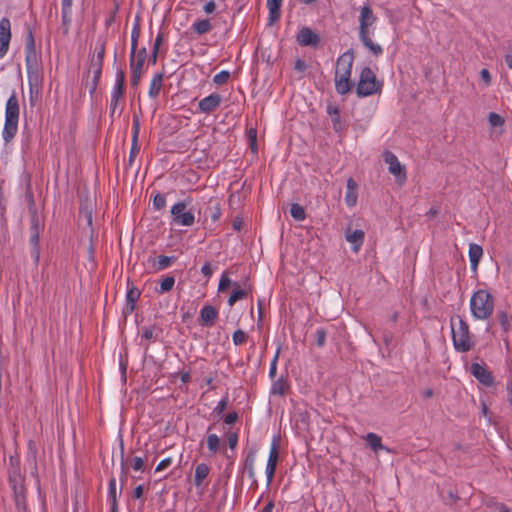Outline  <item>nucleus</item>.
Returning a JSON list of instances; mask_svg holds the SVG:
<instances>
[{
    "instance_id": "41",
    "label": "nucleus",
    "mask_w": 512,
    "mask_h": 512,
    "mask_svg": "<svg viewBox=\"0 0 512 512\" xmlns=\"http://www.w3.org/2000/svg\"><path fill=\"white\" fill-rule=\"evenodd\" d=\"M140 36V26L138 23L133 25L132 31H131V51L130 54H136L137 46H138V39Z\"/></svg>"
},
{
    "instance_id": "43",
    "label": "nucleus",
    "mask_w": 512,
    "mask_h": 512,
    "mask_svg": "<svg viewBox=\"0 0 512 512\" xmlns=\"http://www.w3.org/2000/svg\"><path fill=\"white\" fill-rule=\"evenodd\" d=\"M488 121L491 127H501L505 123L504 118L495 112L489 113Z\"/></svg>"
},
{
    "instance_id": "62",
    "label": "nucleus",
    "mask_w": 512,
    "mask_h": 512,
    "mask_svg": "<svg viewBox=\"0 0 512 512\" xmlns=\"http://www.w3.org/2000/svg\"><path fill=\"white\" fill-rule=\"evenodd\" d=\"M201 273L206 277V278H210L213 274V269L210 265L209 262H206L202 268H201Z\"/></svg>"
},
{
    "instance_id": "8",
    "label": "nucleus",
    "mask_w": 512,
    "mask_h": 512,
    "mask_svg": "<svg viewBox=\"0 0 512 512\" xmlns=\"http://www.w3.org/2000/svg\"><path fill=\"white\" fill-rule=\"evenodd\" d=\"M106 49V41L104 38L99 37L96 42L94 54L91 58L90 63V72L93 74V90L96 89V86L100 80L102 67L104 62Z\"/></svg>"
},
{
    "instance_id": "2",
    "label": "nucleus",
    "mask_w": 512,
    "mask_h": 512,
    "mask_svg": "<svg viewBox=\"0 0 512 512\" xmlns=\"http://www.w3.org/2000/svg\"><path fill=\"white\" fill-rule=\"evenodd\" d=\"M353 60V54L348 51L340 55L337 59L335 70V89L340 95L347 94L352 88L350 78L352 75Z\"/></svg>"
},
{
    "instance_id": "27",
    "label": "nucleus",
    "mask_w": 512,
    "mask_h": 512,
    "mask_svg": "<svg viewBox=\"0 0 512 512\" xmlns=\"http://www.w3.org/2000/svg\"><path fill=\"white\" fill-rule=\"evenodd\" d=\"M162 86H163V74L162 73L154 74V76L151 80V83H150L149 91H148L149 97L153 98V99L157 98L160 94Z\"/></svg>"
},
{
    "instance_id": "64",
    "label": "nucleus",
    "mask_w": 512,
    "mask_h": 512,
    "mask_svg": "<svg viewBox=\"0 0 512 512\" xmlns=\"http://www.w3.org/2000/svg\"><path fill=\"white\" fill-rule=\"evenodd\" d=\"M142 337L146 340H150L154 337V329L153 328H145Z\"/></svg>"
},
{
    "instance_id": "4",
    "label": "nucleus",
    "mask_w": 512,
    "mask_h": 512,
    "mask_svg": "<svg viewBox=\"0 0 512 512\" xmlns=\"http://www.w3.org/2000/svg\"><path fill=\"white\" fill-rule=\"evenodd\" d=\"M19 113V101L16 93L13 92L8 98L5 106V123L2 131V136L5 142L11 141L18 131Z\"/></svg>"
},
{
    "instance_id": "51",
    "label": "nucleus",
    "mask_w": 512,
    "mask_h": 512,
    "mask_svg": "<svg viewBox=\"0 0 512 512\" xmlns=\"http://www.w3.org/2000/svg\"><path fill=\"white\" fill-rule=\"evenodd\" d=\"M166 205V198L164 195L157 194L153 199V206L156 210L164 208Z\"/></svg>"
},
{
    "instance_id": "31",
    "label": "nucleus",
    "mask_w": 512,
    "mask_h": 512,
    "mask_svg": "<svg viewBox=\"0 0 512 512\" xmlns=\"http://www.w3.org/2000/svg\"><path fill=\"white\" fill-rule=\"evenodd\" d=\"M191 29L197 35H203L212 30V24L209 19H198L194 21V23L191 26Z\"/></svg>"
},
{
    "instance_id": "24",
    "label": "nucleus",
    "mask_w": 512,
    "mask_h": 512,
    "mask_svg": "<svg viewBox=\"0 0 512 512\" xmlns=\"http://www.w3.org/2000/svg\"><path fill=\"white\" fill-rule=\"evenodd\" d=\"M141 291L135 287L132 283L128 282L127 292H126V307L129 312H132L135 309V304L140 298Z\"/></svg>"
},
{
    "instance_id": "55",
    "label": "nucleus",
    "mask_w": 512,
    "mask_h": 512,
    "mask_svg": "<svg viewBox=\"0 0 512 512\" xmlns=\"http://www.w3.org/2000/svg\"><path fill=\"white\" fill-rule=\"evenodd\" d=\"M227 442L230 449L234 450L238 444V434L236 432H231L227 435Z\"/></svg>"
},
{
    "instance_id": "3",
    "label": "nucleus",
    "mask_w": 512,
    "mask_h": 512,
    "mask_svg": "<svg viewBox=\"0 0 512 512\" xmlns=\"http://www.w3.org/2000/svg\"><path fill=\"white\" fill-rule=\"evenodd\" d=\"M470 312L476 320H487L494 311V299L491 293L486 289L475 291L470 298Z\"/></svg>"
},
{
    "instance_id": "36",
    "label": "nucleus",
    "mask_w": 512,
    "mask_h": 512,
    "mask_svg": "<svg viewBox=\"0 0 512 512\" xmlns=\"http://www.w3.org/2000/svg\"><path fill=\"white\" fill-rule=\"evenodd\" d=\"M40 224L37 216H33L31 219V227H30V241L33 245H38L39 235H40Z\"/></svg>"
},
{
    "instance_id": "22",
    "label": "nucleus",
    "mask_w": 512,
    "mask_h": 512,
    "mask_svg": "<svg viewBox=\"0 0 512 512\" xmlns=\"http://www.w3.org/2000/svg\"><path fill=\"white\" fill-rule=\"evenodd\" d=\"M358 184L353 178L347 180V190L345 194V203L348 207L352 208L357 204L358 199Z\"/></svg>"
},
{
    "instance_id": "30",
    "label": "nucleus",
    "mask_w": 512,
    "mask_h": 512,
    "mask_svg": "<svg viewBox=\"0 0 512 512\" xmlns=\"http://www.w3.org/2000/svg\"><path fill=\"white\" fill-rule=\"evenodd\" d=\"M206 442L209 452L213 455L217 454L222 449L224 450V446L221 444L220 438L214 433L207 435Z\"/></svg>"
},
{
    "instance_id": "18",
    "label": "nucleus",
    "mask_w": 512,
    "mask_h": 512,
    "mask_svg": "<svg viewBox=\"0 0 512 512\" xmlns=\"http://www.w3.org/2000/svg\"><path fill=\"white\" fill-rule=\"evenodd\" d=\"M233 291L228 299V305L233 306L237 301L247 298L252 291L251 286L244 282L241 287L237 282L233 283Z\"/></svg>"
},
{
    "instance_id": "57",
    "label": "nucleus",
    "mask_w": 512,
    "mask_h": 512,
    "mask_svg": "<svg viewBox=\"0 0 512 512\" xmlns=\"http://www.w3.org/2000/svg\"><path fill=\"white\" fill-rule=\"evenodd\" d=\"M80 215L84 216L88 226L92 225V211H91V209H88V207L81 208L80 209Z\"/></svg>"
},
{
    "instance_id": "23",
    "label": "nucleus",
    "mask_w": 512,
    "mask_h": 512,
    "mask_svg": "<svg viewBox=\"0 0 512 512\" xmlns=\"http://www.w3.org/2000/svg\"><path fill=\"white\" fill-rule=\"evenodd\" d=\"M364 231L360 229H356L354 231H348L346 232L345 238L346 240L352 244V250L357 253L363 242H364Z\"/></svg>"
},
{
    "instance_id": "61",
    "label": "nucleus",
    "mask_w": 512,
    "mask_h": 512,
    "mask_svg": "<svg viewBox=\"0 0 512 512\" xmlns=\"http://www.w3.org/2000/svg\"><path fill=\"white\" fill-rule=\"evenodd\" d=\"M294 69L299 73H304L307 69V64L302 59H297L294 64Z\"/></svg>"
},
{
    "instance_id": "59",
    "label": "nucleus",
    "mask_w": 512,
    "mask_h": 512,
    "mask_svg": "<svg viewBox=\"0 0 512 512\" xmlns=\"http://www.w3.org/2000/svg\"><path fill=\"white\" fill-rule=\"evenodd\" d=\"M480 77L486 86L491 84V75L488 69L484 68L480 71Z\"/></svg>"
},
{
    "instance_id": "63",
    "label": "nucleus",
    "mask_w": 512,
    "mask_h": 512,
    "mask_svg": "<svg viewBox=\"0 0 512 512\" xmlns=\"http://www.w3.org/2000/svg\"><path fill=\"white\" fill-rule=\"evenodd\" d=\"M162 42H163V34L158 33V35L155 38L152 50L159 51V48H160Z\"/></svg>"
},
{
    "instance_id": "11",
    "label": "nucleus",
    "mask_w": 512,
    "mask_h": 512,
    "mask_svg": "<svg viewBox=\"0 0 512 512\" xmlns=\"http://www.w3.org/2000/svg\"><path fill=\"white\" fill-rule=\"evenodd\" d=\"M385 163L388 164L389 172L395 177L396 182L400 185L407 180L406 168L400 163L397 156L391 151H385L383 154Z\"/></svg>"
},
{
    "instance_id": "53",
    "label": "nucleus",
    "mask_w": 512,
    "mask_h": 512,
    "mask_svg": "<svg viewBox=\"0 0 512 512\" xmlns=\"http://www.w3.org/2000/svg\"><path fill=\"white\" fill-rule=\"evenodd\" d=\"M131 467L135 471H143L144 470V460L141 457H134L131 461Z\"/></svg>"
},
{
    "instance_id": "52",
    "label": "nucleus",
    "mask_w": 512,
    "mask_h": 512,
    "mask_svg": "<svg viewBox=\"0 0 512 512\" xmlns=\"http://www.w3.org/2000/svg\"><path fill=\"white\" fill-rule=\"evenodd\" d=\"M227 405H228V396L226 395L217 403L216 407L214 408V412L218 415L223 414V412L227 408Z\"/></svg>"
},
{
    "instance_id": "35",
    "label": "nucleus",
    "mask_w": 512,
    "mask_h": 512,
    "mask_svg": "<svg viewBox=\"0 0 512 512\" xmlns=\"http://www.w3.org/2000/svg\"><path fill=\"white\" fill-rule=\"evenodd\" d=\"M175 261L173 256L160 255L157 260L153 263L155 271H163L171 266Z\"/></svg>"
},
{
    "instance_id": "5",
    "label": "nucleus",
    "mask_w": 512,
    "mask_h": 512,
    "mask_svg": "<svg viewBox=\"0 0 512 512\" xmlns=\"http://www.w3.org/2000/svg\"><path fill=\"white\" fill-rule=\"evenodd\" d=\"M453 346L458 352H468L474 346V341L470 333L469 325L465 320L459 318L457 326L452 324Z\"/></svg>"
},
{
    "instance_id": "6",
    "label": "nucleus",
    "mask_w": 512,
    "mask_h": 512,
    "mask_svg": "<svg viewBox=\"0 0 512 512\" xmlns=\"http://www.w3.org/2000/svg\"><path fill=\"white\" fill-rule=\"evenodd\" d=\"M382 83L377 80L375 73L369 67H364L359 75L356 93L359 97H368L380 92Z\"/></svg>"
},
{
    "instance_id": "46",
    "label": "nucleus",
    "mask_w": 512,
    "mask_h": 512,
    "mask_svg": "<svg viewBox=\"0 0 512 512\" xmlns=\"http://www.w3.org/2000/svg\"><path fill=\"white\" fill-rule=\"evenodd\" d=\"M233 283L230 278L228 277L227 273L226 272H223L221 277H220V281H219V285H218V291L219 292H224L225 290H227L230 286H233Z\"/></svg>"
},
{
    "instance_id": "29",
    "label": "nucleus",
    "mask_w": 512,
    "mask_h": 512,
    "mask_svg": "<svg viewBox=\"0 0 512 512\" xmlns=\"http://www.w3.org/2000/svg\"><path fill=\"white\" fill-rule=\"evenodd\" d=\"M210 468L205 463H200L195 468V475H194V484L196 487H200L203 483V481L207 478L209 475Z\"/></svg>"
},
{
    "instance_id": "39",
    "label": "nucleus",
    "mask_w": 512,
    "mask_h": 512,
    "mask_svg": "<svg viewBox=\"0 0 512 512\" xmlns=\"http://www.w3.org/2000/svg\"><path fill=\"white\" fill-rule=\"evenodd\" d=\"M108 500L111 502L112 510H115L117 505V488L116 479L114 477L109 481Z\"/></svg>"
},
{
    "instance_id": "38",
    "label": "nucleus",
    "mask_w": 512,
    "mask_h": 512,
    "mask_svg": "<svg viewBox=\"0 0 512 512\" xmlns=\"http://www.w3.org/2000/svg\"><path fill=\"white\" fill-rule=\"evenodd\" d=\"M288 389V384L283 378L277 379L271 386L270 393L273 395L284 396Z\"/></svg>"
},
{
    "instance_id": "26",
    "label": "nucleus",
    "mask_w": 512,
    "mask_h": 512,
    "mask_svg": "<svg viewBox=\"0 0 512 512\" xmlns=\"http://www.w3.org/2000/svg\"><path fill=\"white\" fill-rule=\"evenodd\" d=\"M468 255H469V260H470V265H471V268L476 271L477 270V267H478V264L483 256V249L480 245L476 244V243H471L469 245V251H468Z\"/></svg>"
},
{
    "instance_id": "12",
    "label": "nucleus",
    "mask_w": 512,
    "mask_h": 512,
    "mask_svg": "<svg viewBox=\"0 0 512 512\" xmlns=\"http://www.w3.org/2000/svg\"><path fill=\"white\" fill-rule=\"evenodd\" d=\"M27 64V74H28V86L30 99L33 101L34 95L37 96L41 86H42V76L37 68V66H32L30 63Z\"/></svg>"
},
{
    "instance_id": "17",
    "label": "nucleus",
    "mask_w": 512,
    "mask_h": 512,
    "mask_svg": "<svg viewBox=\"0 0 512 512\" xmlns=\"http://www.w3.org/2000/svg\"><path fill=\"white\" fill-rule=\"evenodd\" d=\"M471 374L485 386H492L494 384V378L490 371L486 367L479 363H473L470 367Z\"/></svg>"
},
{
    "instance_id": "34",
    "label": "nucleus",
    "mask_w": 512,
    "mask_h": 512,
    "mask_svg": "<svg viewBox=\"0 0 512 512\" xmlns=\"http://www.w3.org/2000/svg\"><path fill=\"white\" fill-rule=\"evenodd\" d=\"M26 63H30L32 58H35V41L32 31H29L26 37L25 45Z\"/></svg>"
},
{
    "instance_id": "16",
    "label": "nucleus",
    "mask_w": 512,
    "mask_h": 512,
    "mask_svg": "<svg viewBox=\"0 0 512 512\" xmlns=\"http://www.w3.org/2000/svg\"><path fill=\"white\" fill-rule=\"evenodd\" d=\"M296 40L300 46H317L320 42L319 35L309 27H302L297 34Z\"/></svg>"
},
{
    "instance_id": "49",
    "label": "nucleus",
    "mask_w": 512,
    "mask_h": 512,
    "mask_svg": "<svg viewBox=\"0 0 512 512\" xmlns=\"http://www.w3.org/2000/svg\"><path fill=\"white\" fill-rule=\"evenodd\" d=\"M140 133V120L137 116L133 117L132 121V142L138 140Z\"/></svg>"
},
{
    "instance_id": "21",
    "label": "nucleus",
    "mask_w": 512,
    "mask_h": 512,
    "mask_svg": "<svg viewBox=\"0 0 512 512\" xmlns=\"http://www.w3.org/2000/svg\"><path fill=\"white\" fill-rule=\"evenodd\" d=\"M9 483L13 489V492L26 490L24 485V476L21 474L18 465L12 466V469L9 471Z\"/></svg>"
},
{
    "instance_id": "47",
    "label": "nucleus",
    "mask_w": 512,
    "mask_h": 512,
    "mask_svg": "<svg viewBox=\"0 0 512 512\" xmlns=\"http://www.w3.org/2000/svg\"><path fill=\"white\" fill-rule=\"evenodd\" d=\"M232 340H233V343L238 346V345H242L246 342L247 340V334L246 332H244L243 330L241 329H238L236 330L233 335H232Z\"/></svg>"
},
{
    "instance_id": "48",
    "label": "nucleus",
    "mask_w": 512,
    "mask_h": 512,
    "mask_svg": "<svg viewBox=\"0 0 512 512\" xmlns=\"http://www.w3.org/2000/svg\"><path fill=\"white\" fill-rule=\"evenodd\" d=\"M316 345L323 347L326 342V331L323 328H318L315 332Z\"/></svg>"
},
{
    "instance_id": "58",
    "label": "nucleus",
    "mask_w": 512,
    "mask_h": 512,
    "mask_svg": "<svg viewBox=\"0 0 512 512\" xmlns=\"http://www.w3.org/2000/svg\"><path fill=\"white\" fill-rule=\"evenodd\" d=\"M238 417L239 416H238V413L236 411L229 412L224 417V422H225V424H228V425L234 424L238 420Z\"/></svg>"
},
{
    "instance_id": "44",
    "label": "nucleus",
    "mask_w": 512,
    "mask_h": 512,
    "mask_svg": "<svg viewBox=\"0 0 512 512\" xmlns=\"http://www.w3.org/2000/svg\"><path fill=\"white\" fill-rule=\"evenodd\" d=\"M498 321L504 331H508L510 327L511 317L505 311H500L497 314Z\"/></svg>"
},
{
    "instance_id": "33",
    "label": "nucleus",
    "mask_w": 512,
    "mask_h": 512,
    "mask_svg": "<svg viewBox=\"0 0 512 512\" xmlns=\"http://www.w3.org/2000/svg\"><path fill=\"white\" fill-rule=\"evenodd\" d=\"M175 285V277L172 275H167L163 277L160 281V285L156 288V292L158 294H164L170 292Z\"/></svg>"
},
{
    "instance_id": "42",
    "label": "nucleus",
    "mask_w": 512,
    "mask_h": 512,
    "mask_svg": "<svg viewBox=\"0 0 512 512\" xmlns=\"http://www.w3.org/2000/svg\"><path fill=\"white\" fill-rule=\"evenodd\" d=\"M290 214L297 221H303L306 218L304 208L298 203H294L291 205Z\"/></svg>"
},
{
    "instance_id": "37",
    "label": "nucleus",
    "mask_w": 512,
    "mask_h": 512,
    "mask_svg": "<svg viewBox=\"0 0 512 512\" xmlns=\"http://www.w3.org/2000/svg\"><path fill=\"white\" fill-rule=\"evenodd\" d=\"M14 493V500H15V506L18 512H27V502H26V490L24 491H18L13 492Z\"/></svg>"
},
{
    "instance_id": "20",
    "label": "nucleus",
    "mask_w": 512,
    "mask_h": 512,
    "mask_svg": "<svg viewBox=\"0 0 512 512\" xmlns=\"http://www.w3.org/2000/svg\"><path fill=\"white\" fill-rule=\"evenodd\" d=\"M218 317L217 309L212 305H204L200 310V324L205 327H212Z\"/></svg>"
},
{
    "instance_id": "28",
    "label": "nucleus",
    "mask_w": 512,
    "mask_h": 512,
    "mask_svg": "<svg viewBox=\"0 0 512 512\" xmlns=\"http://www.w3.org/2000/svg\"><path fill=\"white\" fill-rule=\"evenodd\" d=\"M327 113L331 117V121L333 123V128L336 132H340L343 129V124L341 122V116L339 108L335 105H328L327 106Z\"/></svg>"
},
{
    "instance_id": "25",
    "label": "nucleus",
    "mask_w": 512,
    "mask_h": 512,
    "mask_svg": "<svg viewBox=\"0 0 512 512\" xmlns=\"http://www.w3.org/2000/svg\"><path fill=\"white\" fill-rule=\"evenodd\" d=\"M283 0H267V8L269 11L268 22L274 24L281 17V6Z\"/></svg>"
},
{
    "instance_id": "54",
    "label": "nucleus",
    "mask_w": 512,
    "mask_h": 512,
    "mask_svg": "<svg viewBox=\"0 0 512 512\" xmlns=\"http://www.w3.org/2000/svg\"><path fill=\"white\" fill-rule=\"evenodd\" d=\"M140 151V146L138 143V140H135V142L131 143V149H130V155H129V162L130 164L134 161L135 157Z\"/></svg>"
},
{
    "instance_id": "19",
    "label": "nucleus",
    "mask_w": 512,
    "mask_h": 512,
    "mask_svg": "<svg viewBox=\"0 0 512 512\" xmlns=\"http://www.w3.org/2000/svg\"><path fill=\"white\" fill-rule=\"evenodd\" d=\"M72 3L73 0H62L61 2L62 27L65 35L69 33L72 23Z\"/></svg>"
},
{
    "instance_id": "13",
    "label": "nucleus",
    "mask_w": 512,
    "mask_h": 512,
    "mask_svg": "<svg viewBox=\"0 0 512 512\" xmlns=\"http://www.w3.org/2000/svg\"><path fill=\"white\" fill-rule=\"evenodd\" d=\"M11 41V22L7 17L0 20V59L4 58Z\"/></svg>"
},
{
    "instance_id": "50",
    "label": "nucleus",
    "mask_w": 512,
    "mask_h": 512,
    "mask_svg": "<svg viewBox=\"0 0 512 512\" xmlns=\"http://www.w3.org/2000/svg\"><path fill=\"white\" fill-rule=\"evenodd\" d=\"M279 353H280V348L277 349L276 354H275V356L273 357V359L271 360V363H270L269 376L271 378H274L276 376L277 362H278Z\"/></svg>"
},
{
    "instance_id": "45",
    "label": "nucleus",
    "mask_w": 512,
    "mask_h": 512,
    "mask_svg": "<svg viewBox=\"0 0 512 512\" xmlns=\"http://www.w3.org/2000/svg\"><path fill=\"white\" fill-rule=\"evenodd\" d=\"M230 78V72L227 70H222L219 73L215 74L213 77V83L216 85L225 84Z\"/></svg>"
},
{
    "instance_id": "32",
    "label": "nucleus",
    "mask_w": 512,
    "mask_h": 512,
    "mask_svg": "<svg viewBox=\"0 0 512 512\" xmlns=\"http://www.w3.org/2000/svg\"><path fill=\"white\" fill-rule=\"evenodd\" d=\"M364 439L374 452H378L379 450L384 449V446L382 445V439L376 433L369 432L366 434Z\"/></svg>"
},
{
    "instance_id": "14",
    "label": "nucleus",
    "mask_w": 512,
    "mask_h": 512,
    "mask_svg": "<svg viewBox=\"0 0 512 512\" xmlns=\"http://www.w3.org/2000/svg\"><path fill=\"white\" fill-rule=\"evenodd\" d=\"M222 103V97L218 93H211L210 95L201 99L198 103V110L204 114L214 112Z\"/></svg>"
},
{
    "instance_id": "7",
    "label": "nucleus",
    "mask_w": 512,
    "mask_h": 512,
    "mask_svg": "<svg viewBox=\"0 0 512 512\" xmlns=\"http://www.w3.org/2000/svg\"><path fill=\"white\" fill-rule=\"evenodd\" d=\"M195 223V215L187 209L184 201L175 203L170 210V225L191 227Z\"/></svg>"
},
{
    "instance_id": "56",
    "label": "nucleus",
    "mask_w": 512,
    "mask_h": 512,
    "mask_svg": "<svg viewBox=\"0 0 512 512\" xmlns=\"http://www.w3.org/2000/svg\"><path fill=\"white\" fill-rule=\"evenodd\" d=\"M172 462H173V459L171 457H167V458L161 460L159 462V464L157 465L155 471L160 472V471L167 469L172 464Z\"/></svg>"
},
{
    "instance_id": "60",
    "label": "nucleus",
    "mask_w": 512,
    "mask_h": 512,
    "mask_svg": "<svg viewBox=\"0 0 512 512\" xmlns=\"http://www.w3.org/2000/svg\"><path fill=\"white\" fill-rule=\"evenodd\" d=\"M216 9V3L214 0H210L208 2H206L203 6V11L206 13V14H211L215 11Z\"/></svg>"
},
{
    "instance_id": "40",
    "label": "nucleus",
    "mask_w": 512,
    "mask_h": 512,
    "mask_svg": "<svg viewBox=\"0 0 512 512\" xmlns=\"http://www.w3.org/2000/svg\"><path fill=\"white\" fill-rule=\"evenodd\" d=\"M255 460H256L255 452H252V451L249 452L246 456L244 466L246 467L250 478L255 477V470H254Z\"/></svg>"
},
{
    "instance_id": "10",
    "label": "nucleus",
    "mask_w": 512,
    "mask_h": 512,
    "mask_svg": "<svg viewBox=\"0 0 512 512\" xmlns=\"http://www.w3.org/2000/svg\"><path fill=\"white\" fill-rule=\"evenodd\" d=\"M125 90V72L119 70L116 73L115 82L111 91L110 115L113 116L118 111V106L124 96Z\"/></svg>"
},
{
    "instance_id": "1",
    "label": "nucleus",
    "mask_w": 512,
    "mask_h": 512,
    "mask_svg": "<svg viewBox=\"0 0 512 512\" xmlns=\"http://www.w3.org/2000/svg\"><path fill=\"white\" fill-rule=\"evenodd\" d=\"M359 12V40L373 56L379 57L383 54V48L381 45L372 41V35L374 33L372 27L377 21V16L374 14L369 4H364Z\"/></svg>"
},
{
    "instance_id": "15",
    "label": "nucleus",
    "mask_w": 512,
    "mask_h": 512,
    "mask_svg": "<svg viewBox=\"0 0 512 512\" xmlns=\"http://www.w3.org/2000/svg\"><path fill=\"white\" fill-rule=\"evenodd\" d=\"M278 457H279L278 445H277L276 440L274 439L271 444V447H270L269 456H268V460H267V464H266V470H265L266 478H267V485H269L273 480L277 462H278Z\"/></svg>"
},
{
    "instance_id": "9",
    "label": "nucleus",
    "mask_w": 512,
    "mask_h": 512,
    "mask_svg": "<svg viewBox=\"0 0 512 512\" xmlns=\"http://www.w3.org/2000/svg\"><path fill=\"white\" fill-rule=\"evenodd\" d=\"M146 59L147 50L145 47L138 50L136 54H130V84L132 87H137L139 85Z\"/></svg>"
}]
</instances>
